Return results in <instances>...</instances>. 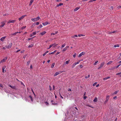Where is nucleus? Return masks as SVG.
<instances>
[{"label": "nucleus", "instance_id": "nucleus-1", "mask_svg": "<svg viewBox=\"0 0 121 121\" xmlns=\"http://www.w3.org/2000/svg\"><path fill=\"white\" fill-rule=\"evenodd\" d=\"M40 19V17L38 16L36 18H31V20L33 22H36Z\"/></svg>", "mask_w": 121, "mask_h": 121}, {"label": "nucleus", "instance_id": "nucleus-2", "mask_svg": "<svg viewBox=\"0 0 121 121\" xmlns=\"http://www.w3.org/2000/svg\"><path fill=\"white\" fill-rule=\"evenodd\" d=\"M0 24L1 25H0V28L2 27L5 25V23L4 22H1Z\"/></svg>", "mask_w": 121, "mask_h": 121}, {"label": "nucleus", "instance_id": "nucleus-3", "mask_svg": "<svg viewBox=\"0 0 121 121\" xmlns=\"http://www.w3.org/2000/svg\"><path fill=\"white\" fill-rule=\"evenodd\" d=\"M104 62H103L101 64H100V66H99L98 68V69H99L101 67H102L104 65Z\"/></svg>", "mask_w": 121, "mask_h": 121}, {"label": "nucleus", "instance_id": "nucleus-4", "mask_svg": "<svg viewBox=\"0 0 121 121\" xmlns=\"http://www.w3.org/2000/svg\"><path fill=\"white\" fill-rule=\"evenodd\" d=\"M26 15H23L21 17H20L19 18H18V20L19 21L21 20L22 19H23L25 16H26Z\"/></svg>", "mask_w": 121, "mask_h": 121}, {"label": "nucleus", "instance_id": "nucleus-5", "mask_svg": "<svg viewBox=\"0 0 121 121\" xmlns=\"http://www.w3.org/2000/svg\"><path fill=\"white\" fill-rule=\"evenodd\" d=\"M7 57H5V58H4V59H3L1 61H0V63H3V62H4L5 61V60H7Z\"/></svg>", "mask_w": 121, "mask_h": 121}, {"label": "nucleus", "instance_id": "nucleus-6", "mask_svg": "<svg viewBox=\"0 0 121 121\" xmlns=\"http://www.w3.org/2000/svg\"><path fill=\"white\" fill-rule=\"evenodd\" d=\"M42 24L43 26H45L47 24H49L50 23L47 22H46L45 23H43Z\"/></svg>", "mask_w": 121, "mask_h": 121}, {"label": "nucleus", "instance_id": "nucleus-7", "mask_svg": "<svg viewBox=\"0 0 121 121\" xmlns=\"http://www.w3.org/2000/svg\"><path fill=\"white\" fill-rule=\"evenodd\" d=\"M9 86L11 88H12V89L16 90V88L15 86H12L11 85H9Z\"/></svg>", "mask_w": 121, "mask_h": 121}, {"label": "nucleus", "instance_id": "nucleus-8", "mask_svg": "<svg viewBox=\"0 0 121 121\" xmlns=\"http://www.w3.org/2000/svg\"><path fill=\"white\" fill-rule=\"evenodd\" d=\"M69 48V46H66V47H65V48H64V49L62 51L63 52H65V51H66L67 50V49Z\"/></svg>", "mask_w": 121, "mask_h": 121}, {"label": "nucleus", "instance_id": "nucleus-9", "mask_svg": "<svg viewBox=\"0 0 121 121\" xmlns=\"http://www.w3.org/2000/svg\"><path fill=\"white\" fill-rule=\"evenodd\" d=\"M12 43H10L8 45V48H10L12 47Z\"/></svg>", "mask_w": 121, "mask_h": 121}, {"label": "nucleus", "instance_id": "nucleus-10", "mask_svg": "<svg viewBox=\"0 0 121 121\" xmlns=\"http://www.w3.org/2000/svg\"><path fill=\"white\" fill-rule=\"evenodd\" d=\"M16 21L15 20H9L8 22V23H14Z\"/></svg>", "mask_w": 121, "mask_h": 121}, {"label": "nucleus", "instance_id": "nucleus-11", "mask_svg": "<svg viewBox=\"0 0 121 121\" xmlns=\"http://www.w3.org/2000/svg\"><path fill=\"white\" fill-rule=\"evenodd\" d=\"M109 98V95H107L106 98V100L105 102H108Z\"/></svg>", "mask_w": 121, "mask_h": 121}, {"label": "nucleus", "instance_id": "nucleus-12", "mask_svg": "<svg viewBox=\"0 0 121 121\" xmlns=\"http://www.w3.org/2000/svg\"><path fill=\"white\" fill-rule=\"evenodd\" d=\"M6 36H4L2 37L0 39V40L2 41H4V39L6 38Z\"/></svg>", "mask_w": 121, "mask_h": 121}, {"label": "nucleus", "instance_id": "nucleus-13", "mask_svg": "<svg viewBox=\"0 0 121 121\" xmlns=\"http://www.w3.org/2000/svg\"><path fill=\"white\" fill-rule=\"evenodd\" d=\"M46 32L45 31H43L41 33H40V34L42 36L43 35L45 34L46 33Z\"/></svg>", "mask_w": 121, "mask_h": 121}, {"label": "nucleus", "instance_id": "nucleus-14", "mask_svg": "<svg viewBox=\"0 0 121 121\" xmlns=\"http://www.w3.org/2000/svg\"><path fill=\"white\" fill-rule=\"evenodd\" d=\"M110 77H105V78H103V79L104 80H106L108 79H110Z\"/></svg>", "mask_w": 121, "mask_h": 121}, {"label": "nucleus", "instance_id": "nucleus-15", "mask_svg": "<svg viewBox=\"0 0 121 121\" xmlns=\"http://www.w3.org/2000/svg\"><path fill=\"white\" fill-rule=\"evenodd\" d=\"M58 32V31H56V32H55V33H52L51 34V35H55L56 34H57V33Z\"/></svg>", "mask_w": 121, "mask_h": 121}, {"label": "nucleus", "instance_id": "nucleus-16", "mask_svg": "<svg viewBox=\"0 0 121 121\" xmlns=\"http://www.w3.org/2000/svg\"><path fill=\"white\" fill-rule=\"evenodd\" d=\"M121 65V64H120L119 65H117V66L116 67H114L112 68V69H114V68H118Z\"/></svg>", "mask_w": 121, "mask_h": 121}, {"label": "nucleus", "instance_id": "nucleus-17", "mask_svg": "<svg viewBox=\"0 0 121 121\" xmlns=\"http://www.w3.org/2000/svg\"><path fill=\"white\" fill-rule=\"evenodd\" d=\"M56 50H55L53 52H52L51 53H49V55H50L51 54H54L55 52H56Z\"/></svg>", "mask_w": 121, "mask_h": 121}, {"label": "nucleus", "instance_id": "nucleus-18", "mask_svg": "<svg viewBox=\"0 0 121 121\" xmlns=\"http://www.w3.org/2000/svg\"><path fill=\"white\" fill-rule=\"evenodd\" d=\"M93 101L94 102H96L97 101V97H95V99L93 100Z\"/></svg>", "mask_w": 121, "mask_h": 121}, {"label": "nucleus", "instance_id": "nucleus-19", "mask_svg": "<svg viewBox=\"0 0 121 121\" xmlns=\"http://www.w3.org/2000/svg\"><path fill=\"white\" fill-rule=\"evenodd\" d=\"M54 45V44H52L49 46V47L48 48V49L52 47Z\"/></svg>", "mask_w": 121, "mask_h": 121}, {"label": "nucleus", "instance_id": "nucleus-20", "mask_svg": "<svg viewBox=\"0 0 121 121\" xmlns=\"http://www.w3.org/2000/svg\"><path fill=\"white\" fill-rule=\"evenodd\" d=\"M29 97L30 98V99L33 102V98H32V96L31 95H30L29 96Z\"/></svg>", "mask_w": 121, "mask_h": 121}, {"label": "nucleus", "instance_id": "nucleus-21", "mask_svg": "<svg viewBox=\"0 0 121 121\" xmlns=\"http://www.w3.org/2000/svg\"><path fill=\"white\" fill-rule=\"evenodd\" d=\"M17 33H18V32H17L11 34L12 35H16V34Z\"/></svg>", "mask_w": 121, "mask_h": 121}, {"label": "nucleus", "instance_id": "nucleus-22", "mask_svg": "<svg viewBox=\"0 0 121 121\" xmlns=\"http://www.w3.org/2000/svg\"><path fill=\"white\" fill-rule=\"evenodd\" d=\"M59 74V73L58 72H56V73L54 75V77L55 76Z\"/></svg>", "mask_w": 121, "mask_h": 121}, {"label": "nucleus", "instance_id": "nucleus-23", "mask_svg": "<svg viewBox=\"0 0 121 121\" xmlns=\"http://www.w3.org/2000/svg\"><path fill=\"white\" fill-rule=\"evenodd\" d=\"M80 8H79L78 7H77L76 8H75L74 10V11H77Z\"/></svg>", "mask_w": 121, "mask_h": 121}, {"label": "nucleus", "instance_id": "nucleus-24", "mask_svg": "<svg viewBox=\"0 0 121 121\" xmlns=\"http://www.w3.org/2000/svg\"><path fill=\"white\" fill-rule=\"evenodd\" d=\"M52 105H57L58 104L57 103H56L54 102H53V103H52Z\"/></svg>", "mask_w": 121, "mask_h": 121}, {"label": "nucleus", "instance_id": "nucleus-25", "mask_svg": "<svg viewBox=\"0 0 121 121\" xmlns=\"http://www.w3.org/2000/svg\"><path fill=\"white\" fill-rule=\"evenodd\" d=\"M55 65V63H53L51 65V68H52L54 66V65Z\"/></svg>", "mask_w": 121, "mask_h": 121}, {"label": "nucleus", "instance_id": "nucleus-26", "mask_svg": "<svg viewBox=\"0 0 121 121\" xmlns=\"http://www.w3.org/2000/svg\"><path fill=\"white\" fill-rule=\"evenodd\" d=\"M43 26L42 25H40L39 26L37 27V28L38 29L42 27Z\"/></svg>", "mask_w": 121, "mask_h": 121}, {"label": "nucleus", "instance_id": "nucleus-27", "mask_svg": "<svg viewBox=\"0 0 121 121\" xmlns=\"http://www.w3.org/2000/svg\"><path fill=\"white\" fill-rule=\"evenodd\" d=\"M33 46V44H31V45H29L28 47V48H31Z\"/></svg>", "mask_w": 121, "mask_h": 121}, {"label": "nucleus", "instance_id": "nucleus-28", "mask_svg": "<svg viewBox=\"0 0 121 121\" xmlns=\"http://www.w3.org/2000/svg\"><path fill=\"white\" fill-rule=\"evenodd\" d=\"M112 62V61H110L108 62L107 63V65H109L111 64Z\"/></svg>", "mask_w": 121, "mask_h": 121}, {"label": "nucleus", "instance_id": "nucleus-29", "mask_svg": "<svg viewBox=\"0 0 121 121\" xmlns=\"http://www.w3.org/2000/svg\"><path fill=\"white\" fill-rule=\"evenodd\" d=\"M119 45L117 44L116 45H115L114 46V48H116L117 47H119Z\"/></svg>", "mask_w": 121, "mask_h": 121}, {"label": "nucleus", "instance_id": "nucleus-30", "mask_svg": "<svg viewBox=\"0 0 121 121\" xmlns=\"http://www.w3.org/2000/svg\"><path fill=\"white\" fill-rule=\"evenodd\" d=\"M78 37V35H75L73 36H72V37L73 38H74L75 37Z\"/></svg>", "mask_w": 121, "mask_h": 121}, {"label": "nucleus", "instance_id": "nucleus-31", "mask_svg": "<svg viewBox=\"0 0 121 121\" xmlns=\"http://www.w3.org/2000/svg\"><path fill=\"white\" fill-rule=\"evenodd\" d=\"M119 91V90H117L115 91L113 93V94H116Z\"/></svg>", "mask_w": 121, "mask_h": 121}, {"label": "nucleus", "instance_id": "nucleus-32", "mask_svg": "<svg viewBox=\"0 0 121 121\" xmlns=\"http://www.w3.org/2000/svg\"><path fill=\"white\" fill-rule=\"evenodd\" d=\"M90 77V75H88L87 76H86L85 77V78L86 79H87V78H89Z\"/></svg>", "mask_w": 121, "mask_h": 121}, {"label": "nucleus", "instance_id": "nucleus-33", "mask_svg": "<svg viewBox=\"0 0 121 121\" xmlns=\"http://www.w3.org/2000/svg\"><path fill=\"white\" fill-rule=\"evenodd\" d=\"M72 108H73V109L74 108H75L77 111H78V108L76 107H74V106L72 107Z\"/></svg>", "mask_w": 121, "mask_h": 121}, {"label": "nucleus", "instance_id": "nucleus-34", "mask_svg": "<svg viewBox=\"0 0 121 121\" xmlns=\"http://www.w3.org/2000/svg\"><path fill=\"white\" fill-rule=\"evenodd\" d=\"M44 103L46 105L48 106L49 105V103L47 102H45Z\"/></svg>", "mask_w": 121, "mask_h": 121}, {"label": "nucleus", "instance_id": "nucleus-35", "mask_svg": "<svg viewBox=\"0 0 121 121\" xmlns=\"http://www.w3.org/2000/svg\"><path fill=\"white\" fill-rule=\"evenodd\" d=\"M76 64L75 63L74 64H73L72 66V68H73L75 65H76Z\"/></svg>", "mask_w": 121, "mask_h": 121}, {"label": "nucleus", "instance_id": "nucleus-36", "mask_svg": "<svg viewBox=\"0 0 121 121\" xmlns=\"http://www.w3.org/2000/svg\"><path fill=\"white\" fill-rule=\"evenodd\" d=\"M65 44H63L62 45L61 47V49H62L65 46Z\"/></svg>", "mask_w": 121, "mask_h": 121}, {"label": "nucleus", "instance_id": "nucleus-37", "mask_svg": "<svg viewBox=\"0 0 121 121\" xmlns=\"http://www.w3.org/2000/svg\"><path fill=\"white\" fill-rule=\"evenodd\" d=\"M26 26H23L21 28V29L22 30L23 29L25 28H26Z\"/></svg>", "mask_w": 121, "mask_h": 121}, {"label": "nucleus", "instance_id": "nucleus-38", "mask_svg": "<svg viewBox=\"0 0 121 121\" xmlns=\"http://www.w3.org/2000/svg\"><path fill=\"white\" fill-rule=\"evenodd\" d=\"M78 37H81V36H84V35L82 34H79L78 35Z\"/></svg>", "mask_w": 121, "mask_h": 121}, {"label": "nucleus", "instance_id": "nucleus-39", "mask_svg": "<svg viewBox=\"0 0 121 121\" xmlns=\"http://www.w3.org/2000/svg\"><path fill=\"white\" fill-rule=\"evenodd\" d=\"M69 61L70 60H68L66 61L65 62L66 64H68L69 63Z\"/></svg>", "mask_w": 121, "mask_h": 121}, {"label": "nucleus", "instance_id": "nucleus-40", "mask_svg": "<svg viewBox=\"0 0 121 121\" xmlns=\"http://www.w3.org/2000/svg\"><path fill=\"white\" fill-rule=\"evenodd\" d=\"M36 33V31H35L34 32H33L32 34L33 35H35Z\"/></svg>", "mask_w": 121, "mask_h": 121}, {"label": "nucleus", "instance_id": "nucleus-41", "mask_svg": "<svg viewBox=\"0 0 121 121\" xmlns=\"http://www.w3.org/2000/svg\"><path fill=\"white\" fill-rule=\"evenodd\" d=\"M98 62V61H95V62L94 63V65H96L97 63Z\"/></svg>", "mask_w": 121, "mask_h": 121}, {"label": "nucleus", "instance_id": "nucleus-42", "mask_svg": "<svg viewBox=\"0 0 121 121\" xmlns=\"http://www.w3.org/2000/svg\"><path fill=\"white\" fill-rule=\"evenodd\" d=\"M4 69H3L2 68V72L3 73H4V72H6L5 70L4 71Z\"/></svg>", "mask_w": 121, "mask_h": 121}, {"label": "nucleus", "instance_id": "nucleus-43", "mask_svg": "<svg viewBox=\"0 0 121 121\" xmlns=\"http://www.w3.org/2000/svg\"><path fill=\"white\" fill-rule=\"evenodd\" d=\"M87 97L86 96H84L83 99H84L85 100L87 98Z\"/></svg>", "mask_w": 121, "mask_h": 121}, {"label": "nucleus", "instance_id": "nucleus-44", "mask_svg": "<svg viewBox=\"0 0 121 121\" xmlns=\"http://www.w3.org/2000/svg\"><path fill=\"white\" fill-rule=\"evenodd\" d=\"M30 60H29L28 61L27 63V64L28 65L29 64H30Z\"/></svg>", "mask_w": 121, "mask_h": 121}, {"label": "nucleus", "instance_id": "nucleus-45", "mask_svg": "<svg viewBox=\"0 0 121 121\" xmlns=\"http://www.w3.org/2000/svg\"><path fill=\"white\" fill-rule=\"evenodd\" d=\"M35 36L31 38H29L28 39V40H30L31 39H32L34 37H35Z\"/></svg>", "mask_w": 121, "mask_h": 121}, {"label": "nucleus", "instance_id": "nucleus-46", "mask_svg": "<svg viewBox=\"0 0 121 121\" xmlns=\"http://www.w3.org/2000/svg\"><path fill=\"white\" fill-rule=\"evenodd\" d=\"M76 53H75L73 55V57H74V58H75V56H76Z\"/></svg>", "mask_w": 121, "mask_h": 121}, {"label": "nucleus", "instance_id": "nucleus-47", "mask_svg": "<svg viewBox=\"0 0 121 121\" xmlns=\"http://www.w3.org/2000/svg\"><path fill=\"white\" fill-rule=\"evenodd\" d=\"M39 22H37L35 23V24H36V25H38L39 24Z\"/></svg>", "mask_w": 121, "mask_h": 121}, {"label": "nucleus", "instance_id": "nucleus-48", "mask_svg": "<svg viewBox=\"0 0 121 121\" xmlns=\"http://www.w3.org/2000/svg\"><path fill=\"white\" fill-rule=\"evenodd\" d=\"M81 53L82 54V55H84L85 54V52H82Z\"/></svg>", "mask_w": 121, "mask_h": 121}, {"label": "nucleus", "instance_id": "nucleus-49", "mask_svg": "<svg viewBox=\"0 0 121 121\" xmlns=\"http://www.w3.org/2000/svg\"><path fill=\"white\" fill-rule=\"evenodd\" d=\"M60 52H58L56 54V55H57L60 53Z\"/></svg>", "mask_w": 121, "mask_h": 121}, {"label": "nucleus", "instance_id": "nucleus-50", "mask_svg": "<svg viewBox=\"0 0 121 121\" xmlns=\"http://www.w3.org/2000/svg\"><path fill=\"white\" fill-rule=\"evenodd\" d=\"M82 56V54L80 53L78 56V57H81Z\"/></svg>", "mask_w": 121, "mask_h": 121}, {"label": "nucleus", "instance_id": "nucleus-51", "mask_svg": "<svg viewBox=\"0 0 121 121\" xmlns=\"http://www.w3.org/2000/svg\"><path fill=\"white\" fill-rule=\"evenodd\" d=\"M97 82H95L93 84V86H95L97 84Z\"/></svg>", "mask_w": 121, "mask_h": 121}, {"label": "nucleus", "instance_id": "nucleus-52", "mask_svg": "<svg viewBox=\"0 0 121 121\" xmlns=\"http://www.w3.org/2000/svg\"><path fill=\"white\" fill-rule=\"evenodd\" d=\"M0 86L1 87H2V88H3V86L2 85V84H0Z\"/></svg>", "mask_w": 121, "mask_h": 121}, {"label": "nucleus", "instance_id": "nucleus-53", "mask_svg": "<svg viewBox=\"0 0 121 121\" xmlns=\"http://www.w3.org/2000/svg\"><path fill=\"white\" fill-rule=\"evenodd\" d=\"M63 5V4L62 3H60L59 4V6H60Z\"/></svg>", "mask_w": 121, "mask_h": 121}, {"label": "nucleus", "instance_id": "nucleus-54", "mask_svg": "<svg viewBox=\"0 0 121 121\" xmlns=\"http://www.w3.org/2000/svg\"><path fill=\"white\" fill-rule=\"evenodd\" d=\"M6 65H4L3 67L2 68L3 69H4L6 68Z\"/></svg>", "mask_w": 121, "mask_h": 121}, {"label": "nucleus", "instance_id": "nucleus-55", "mask_svg": "<svg viewBox=\"0 0 121 121\" xmlns=\"http://www.w3.org/2000/svg\"><path fill=\"white\" fill-rule=\"evenodd\" d=\"M121 74V72L117 73L116 74V75H120Z\"/></svg>", "mask_w": 121, "mask_h": 121}, {"label": "nucleus", "instance_id": "nucleus-56", "mask_svg": "<svg viewBox=\"0 0 121 121\" xmlns=\"http://www.w3.org/2000/svg\"><path fill=\"white\" fill-rule=\"evenodd\" d=\"M59 94H60V97H61V98L62 99H63V98L62 96L60 94V92H59Z\"/></svg>", "mask_w": 121, "mask_h": 121}, {"label": "nucleus", "instance_id": "nucleus-57", "mask_svg": "<svg viewBox=\"0 0 121 121\" xmlns=\"http://www.w3.org/2000/svg\"><path fill=\"white\" fill-rule=\"evenodd\" d=\"M34 0H30V2H31V3H32L34 1Z\"/></svg>", "mask_w": 121, "mask_h": 121}, {"label": "nucleus", "instance_id": "nucleus-58", "mask_svg": "<svg viewBox=\"0 0 121 121\" xmlns=\"http://www.w3.org/2000/svg\"><path fill=\"white\" fill-rule=\"evenodd\" d=\"M46 53L45 52L43 54V56H44L46 54Z\"/></svg>", "mask_w": 121, "mask_h": 121}, {"label": "nucleus", "instance_id": "nucleus-59", "mask_svg": "<svg viewBox=\"0 0 121 121\" xmlns=\"http://www.w3.org/2000/svg\"><path fill=\"white\" fill-rule=\"evenodd\" d=\"M117 8H118V9H120V8H121V6L120 5H119L118 6Z\"/></svg>", "mask_w": 121, "mask_h": 121}, {"label": "nucleus", "instance_id": "nucleus-60", "mask_svg": "<svg viewBox=\"0 0 121 121\" xmlns=\"http://www.w3.org/2000/svg\"><path fill=\"white\" fill-rule=\"evenodd\" d=\"M79 62H80V61H78L75 63L76 64H79Z\"/></svg>", "mask_w": 121, "mask_h": 121}, {"label": "nucleus", "instance_id": "nucleus-61", "mask_svg": "<svg viewBox=\"0 0 121 121\" xmlns=\"http://www.w3.org/2000/svg\"><path fill=\"white\" fill-rule=\"evenodd\" d=\"M62 0H56V1L57 2H60Z\"/></svg>", "mask_w": 121, "mask_h": 121}, {"label": "nucleus", "instance_id": "nucleus-62", "mask_svg": "<svg viewBox=\"0 0 121 121\" xmlns=\"http://www.w3.org/2000/svg\"><path fill=\"white\" fill-rule=\"evenodd\" d=\"M32 65H31L30 66V69H32Z\"/></svg>", "mask_w": 121, "mask_h": 121}, {"label": "nucleus", "instance_id": "nucleus-63", "mask_svg": "<svg viewBox=\"0 0 121 121\" xmlns=\"http://www.w3.org/2000/svg\"><path fill=\"white\" fill-rule=\"evenodd\" d=\"M20 50H20V49L18 50H17V51H16V52H19V51H20Z\"/></svg>", "mask_w": 121, "mask_h": 121}, {"label": "nucleus", "instance_id": "nucleus-64", "mask_svg": "<svg viewBox=\"0 0 121 121\" xmlns=\"http://www.w3.org/2000/svg\"><path fill=\"white\" fill-rule=\"evenodd\" d=\"M80 66L81 68H82L83 67V66L82 65H80Z\"/></svg>", "mask_w": 121, "mask_h": 121}]
</instances>
